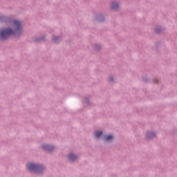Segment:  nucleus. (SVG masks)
<instances>
[{
	"label": "nucleus",
	"instance_id": "9d476101",
	"mask_svg": "<svg viewBox=\"0 0 177 177\" xmlns=\"http://www.w3.org/2000/svg\"><path fill=\"white\" fill-rule=\"evenodd\" d=\"M54 41H56V38H54Z\"/></svg>",
	"mask_w": 177,
	"mask_h": 177
},
{
	"label": "nucleus",
	"instance_id": "39448f33",
	"mask_svg": "<svg viewBox=\"0 0 177 177\" xmlns=\"http://www.w3.org/2000/svg\"><path fill=\"white\" fill-rule=\"evenodd\" d=\"M102 135H103V132L102 131H95V138H97V139H99V138H100Z\"/></svg>",
	"mask_w": 177,
	"mask_h": 177
},
{
	"label": "nucleus",
	"instance_id": "f03ea898",
	"mask_svg": "<svg viewBox=\"0 0 177 177\" xmlns=\"http://www.w3.org/2000/svg\"><path fill=\"white\" fill-rule=\"evenodd\" d=\"M26 167L29 171H34L36 174H41L44 171V166L34 163H29Z\"/></svg>",
	"mask_w": 177,
	"mask_h": 177
},
{
	"label": "nucleus",
	"instance_id": "f257e3e1",
	"mask_svg": "<svg viewBox=\"0 0 177 177\" xmlns=\"http://www.w3.org/2000/svg\"><path fill=\"white\" fill-rule=\"evenodd\" d=\"M20 32H21V22L15 20L12 22V28L0 30V38L1 39H8L10 35L19 37Z\"/></svg>",
	"mask_w": 177,
	"mask_h": 177
},
{
	"label": "nucleus",
	"instance_id": "1a4fd4ad",
	"mask_svg": "<svg viewBox=\"0 0 177 177\" xmlns=\"http://www.w3.org/2000/svg\"><path fill=\"white\" fill-rule=\"evenodd\" d=\"M110 81H113V78H111V79H110Z\"/></svg>",
	"mask_w": 177,
	"mask_h": 177
},
{
	"label": "nucleus",
	"instance_id": "20e7f679",
	"mask_svg": "<svg viewBox=\"0 0 177 177\" xmlns=\"http://www.w3.org/2000/svg\"><path fill=\"white\" fill-rule=\"evenodd\" d=\"M68 159L70 161H75V160H77V156L73 153H71L68 155Z\"/></svg>",
	"mask_w": 177,
	"mask_h": 177
},
{
	"label": "nucleus",
	"instance_id": "6e6552de",
	"mask_svg": "<svg viewBox=\"0 0 177 177\" xmlns=\"http://www.w3.org/2000/svg\"><path fill=\"white\" fill-rule=\"evenodd\" d=\"M147 138H149V139L153 138V136H156V134H154V133L153 132H149L147 133Z\"/></svg>",
	"mask_w": 177,
	"mask_h": 177
},
{
	"label": "nucleus",
	"instance_id": "0eeeda50",
	"mask_svg": "<svg viewBox=\"0 0 177 177\" xmlns=\"http://www.w3.org/2000/svg\"><path fill=\"white\" fill-rule=\"evenodd\" d=\"M111 8L112 9H117V8H118V3L117 2L112 3Z\"/></svg>",
	"mask_w": 177,
	"mask_h": 177
},
{
	"label": "nucleus",
	"instance_id": "7ed1b4c3",
	"mask_svg": "<svg viewBox=\"0 0 177 177\" xmlns=\"http://www.w3.org/2000/svg\"><path fill=\"white\" fill-rule=\"evenodd\" d=\"M41 147L44 150H47V151H52V150L53 149V147H52L50 145H42Z\"/></svg>",
	"mask_w": 177,
	"mask_h": 177
},
{
	"label": "nucleus",
	"instance_id": "423d86ee",
	"mask_svg": "<svg viewBox=\"0 0 177 177\" xmlns=\"http://www.w3.org/2000/svg\"><path fill=\"white\" fill-rule=\"evenodd\" d=\"M113 136L108 135L104 137V140H106V142H109V140H111V139H113Z\"/></svg>",
	"mask_w": 177,
	"mask_h": 177
}]
</instances>
